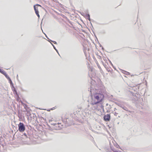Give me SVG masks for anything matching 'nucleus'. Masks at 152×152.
Here are the masks:
<instances>
[{
	"label": "nucleus",
	"mask_w": 152,
	"mask_h": 152,
	"mask_svg": "<svg viewBox=\"0 0 152 152\" xmlns=\"http://www.w3.org/2000/svg\"><path fill=\"white\" fill-rule=\"evenodd\" d=\"M104 95L101 93H96L92 96V102L93 105L102 102L104 99Z\"/></svg>",
	"instance_id": "f257e3e1"
},
{
	"label": "nucleus",
	"mask_w": 152,
	"mask_h": 152,
	"mask_svg": "<svg viewBox=\"0 0 152 152\" xmlns=\"http://www.w3.org/2000/svg\"><path fill=\"white\" fill-rule=\"evenodd\" d=\"M18 130L20 132H24L25 130V126L23 123L20 122L18 125Z\"/></svg>",
	"instance_id": "f03ea898"
},
{
	"label": "nucleus",
	"mask_w": 152,
	"mask_h": 152,
	"mask_svg": "<svg viewBox=\"0 0 152 152\" xmlns=\"http://www.w3.org/2000/svg\"><path fill=\"white\" fill-rule=\"evenodd\" d=\"M4 76H5L6 77L8 80L9 81V82L10 83V84L11 85H13V83L11 80V79L9 75L7 74L6 72L4 74Z\"/></svg>",
	"instance_id": "7ed1b4c3"
},
{
	"label": "nucleus",
	"mask_w": 152,
	"mask_h": 152,
	"mask_svg": "<svg viewBox=\"0 0 152 152\" xmlns=\"http://www.w3.org/2000/svg\"><path fill=\"white\" fill-rule=\"evenodd\" d=\"M104 120L106 121H109L110 119V115L109 114H107L104 116Z\"/></svg>",
	"instance_id": "20e7f679"
},
{
	"label": "nucleus",
	"mask_w": 152,
	"mask_h": 152,
	"mask_svg": "<svg viewBox=\"0 0 152 152\" xmlns=\"http://www.w3.org/2000/svg\"><path fill=\"white\" fill-rule=\"evenodd\" d=\"M34 7L36 14L37 15L38 17L39 18L40 16L39 14V11H38V10L37 9H37L35 5H34Z\"/></svg>",
	"instance_id": "39448f33"
},
{
	"label": "nucleus",
	"mask_w": 152,
	"mask_h": 152,
	"mask_svg": "<svg viewBox=\"0 0 152 152\" xmlns=\"http://www.w3.org/2000/svg\"><path fill=\"white\" fill-rule=\"evenodd\" d=\"M0 72L3 75L4 74L6 73V72L2 69L0 70Z\"/></svg>",
	"instance_id": "423d86ee"
},
{
	"label": "nucleus",
	"mask_w": 152,
	"mask_h": 152,
	"mask_svg": "<svg viewBox=\"0 0 152 152\" xmlns=\"http://www.w3.org/2000/svg\"><path fill=\"white\" fill-rule=\"evenodd\" d=\"M118 113L115 112L114 113V114L115 115L117 116L118 115Z\"/></svg>",
	"instance_id": "0eeeda50"
},
{
	"label": "nucleus",
	"mask_w": 152,
	"mask_h": 152,
	"mask_svg": "<svg viewBox=\"0 0 152 152\" xmlns=\"http://www.w3.org/2000/svg\"><path fill=\"white\" fill-rule=\"evenodd\" d=\"M36 6H39L41 7V6L40 5L38 4H36Z\"/></svg>",
	"instance_id": "6e6552de"
},
{
	"label": "nucleus",
	"mask_w": 152,
	"mask_h": 152,
	"mask_svg": "<svg viewBox=\"0 0 152 152\" xmlns=\"http://www.w3.org/2000/svg\"><path fill=\"white\" fill-rule=\"evenodd\" d=\"M14 91H15V92H16V93H17V92L16 91V90L15 89H14Z\"/></svg>",
	"instance_id": "1a4fd4ad"
},
{
	"label": "nucleus",
	"mask_w": 152,
	"mask_h": 152,
	"mask_svg": "<svg viewBox=\"0 0 152 152\" xmlns=\"http://www.w3.org/2000/svg\"><path fill=\"white\" fill-rule=\"evenodd\" d=\"M1 69H1V68H0V70H1Z\"/></svg>",
	"instance_id": "9d476101"
}]
</instances>
